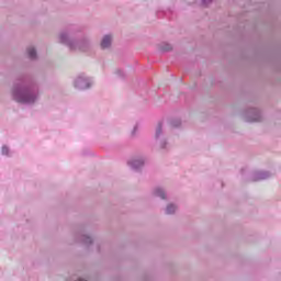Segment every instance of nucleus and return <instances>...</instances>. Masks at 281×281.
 <instances>
[{"label":"nucleus","instance_id":"obj_1","mask_svg":"<svg viewBox=\"0 0 281 281\" xmlns=\"http://www.w3.org/2000/svg\"><path fill=\"white\" fill-rule=\"evenodd\" d=\"M14 100H16V102H22L23 104H30L34 102V97L31 94H20L19 92H15Z\"/></svg>","mask_w":281,"mask_h":281},{"label":"nucleus","instance_id":"obj_2","mask_svg":"<svg viewBox=\"0 0 281 281\" xmlns=\"http://www.w3.org/2000/svg\"><path fill=\"white\" fill-rule=\"evenodd\" d=\"M102 49H106V47H111V36L106 35L103 37L101 42Z\"/></svg>","mask_w":281,"mask_h":281},{"label":"nucleus","instance_id":"obj_3","mask_svg":"<svg viewBox=\"0 0 281 281\" xmlns=\"http://www.w3.org/2000/svg\"><path fill=\"white\" fill-rule=\"evenodd\" d=\"M76 87H78L79 89H89V85H87V80L85 79H78L76 81Z\"/></svg>","mask_w":281,"mask_h":281},{"label":"nucleus","instance_id":"obj_4","mask_svg":"<svg viewBox=\"0 0 281 281\" xmlns=\"http://www.w3.org/2000/svg\"><path fill=\"white\" fill-rule=\"evenodd\" d=\"M177 211V206L169 204L167 206V214H175V212Z\"/></svg>","mask_w":281,"mask_h":281},{"label":"nucleus","instance_id":"obj_5","mask_svg":"<svg viewBox=\"0 0 281 281\" xmlns=\"http://www.w3.org/2000/svg\"><path fill=\"white\" fill-rule=\"evenodd\" d=\"M27 54H29V58H36V49L29 48Z\"/></svg>","mask_w":281,"mask_h":281},{"label":"nucleus","instance_id":"obj_6","mask_svg":"<svg viewBox=\"0 0 281 281\" xmlns=\"http://www.w3.org/2000/svg\"><path fill=\"white\" fill-rule=\"evenodd\" d=\"M156 196H160V199H166V193H164V191H161V189H157L155 191Z\"/></svg>","mask_w":281,"mask_h":281},{"label":"nucleus","instance_id":"obj_7","mask_svg":"<svg viewBox=\"0 0 281 281\" xmlns=\"http://www.w3.org/2000/svg\"><path fill=\"white\" fill-rule=\"evenodd\" d=\"M133 168H139V166H144V162L140 160H134L132 162Z\"/></svg>","mask_w":281,"mask_h":281},{"label":"nucleus","instance_id":"obj_8","mask_svg":"<svg viewBox=\"0 0 281 281\" xmlns=\"http://www.w3.org/2000/svg\"><path fill=\"white\" fill-rule=\"evenodd\" d=\"M159 135H161V124L158 125L156 131V137H159Z\"/></svg>","mask_w":281,"mask_h":281},{"label":"nucleus","instance_id":"obj_9","mask_svg":"<svg viewBox=\"0 0 281 281\" xmlns=\"http://www.w3.org/2000/svg\"><path fill=\"white\" fill-rule=\"evenodd\" d=\"M2 155H8V147H2Z\"/></svg>","mask_w":281,"mask_h":281}]
</instances>
